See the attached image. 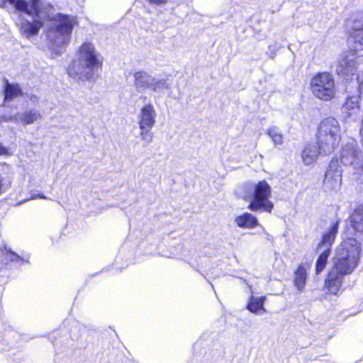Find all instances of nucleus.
Instances as JSON below:
<instances>
[{"mask_svg": "<svg viewBox=\"0 0 363 363\" xmlns=\"http://www.w3.org/2000/svg\"><path fill=\"white\" fill-rule=\"evenodd\" d=\"M335 72L345 79V91L348 94L341 108L342 112L345 118L356 120L362 116H358L360 113L359 100L362 82H360L359 76L357 75L354 57L345 53L341 55L337 60Z\"/></svg>", "mask_w": 363, "mask_h": 363, "instance_id": "1", "label": "nucleus"}, {"mask_svg": "<svg viewBox=\"0 0 363 363\" xmlns=\"http://www.w3.org/2000/svg\"><path fill=\"white\" fill-rule=\"evenodd\" d=\"M242 198L248 202L247 208L252 212L272 213L274 203L269 200L272 188L266 180L257 183L246 182L242 186Z\"/></svg>", "mask_w": 363, "mask_h": 363, "instance_id": "2", "label": "nucleus"}, {"mask_svg": "<svg viewBox=\"0 0 363 363\" xmlns=\"http://www.w3.org/2000/svg\"><path fill=\"white\" fill-rule=\"evenodd\" d=\"M361 250V243L356 238H347L336 250L333 269L350 274L358 264Z\"/></svg>", "mask_w": 363, "mask_h": 363, "instance_id": "3", "label": "nucleus"}, {"mask_svg": "<svg viewBox=\"0 0 363 363\" xmlns=\"http://www.w3.org/2000/svg\"><path fill=\"white\" fill-rule=\"evenodd\" d=\"M316 139L320 155H330L341 140L339 122L333 117L323 119L318 127Z\"/></svg>", "mask_w": 363, "mask_h": 363, "instance_id": "4", "label": "nucleus"}, {"mask_svg": "<svg viewBox=\"0 0 363 363\" xmlns=\"http://www.w3.org/2000/svg\"><path fill=\"white\" fill-rule=\"evenodd\" d=\"M310 85L312 93L319 99L328 101L335 96V80L333 75L329 72L317 73L311 79Z\"/></svg>", "mask_w": 363, "mask_h": 363, "instance_id": "5", "label": "nucleus"}, {"mask_svg": "<svg viewBox=\"0 0 363 363\" xmlns=\"http://www.w3.org/2000/svg\"><path fill=\"white\" fill-rule=\"evenodd\" d=\"M78 53L79 61L83 62L84 67L91 72L85 74V78L90 79L94 72L102 69L104 59L96 52L94 46L89 42L84 43L79 47Z\"/></svg>", "mask_w": 363, "mask_h": 363, "instance_id": "6", "label": "nucleus"}, {"mask_svg": "<svg viewBox=\"0 0 363 363\" xmlns=\"http://www.w3.org/2000/svg\"><path fill=\"white\" fill-rule=\"evenodd\" d=\"M135 87L138 92L150 89L155 93L161 94L170 89L167 79L156 77L146 72L139 71L134 74Z\"/></svg>", "mask_w": 363, "mask_h": 363, "instance_id": "7", "label": "nucleus"}, {"mask_svg": "<svg viewBox=\"0 0 363 363\" xmlns=\"http://www.w3.org/2000/svg\"><path fill=\"white\" fill-rule=\"evenodd\" d=\"M157 113L152 104H147L143 106L139 115V128L140 138L145 142L146 147L152 139V133L150 131L155 123Z\"/></svg>", "mask_w": 363, "mask_h": 363, "instance_id": "8", "label": "nucleus"}, {"mask_svg": "<svg viewBox=\"0 0 363 363\" xmlns=\"http://www.w3.org/2000/svg\"><path fill=\"white\" fill-rule=\"evenodd\" d=\"M340 161L345 166H352L357 174L363 171L362 152L357 148L355 140L347 143L342 147Z\"/></svg>", "mask_w": 363, "mask_h": 363, "instance_id": "9", "label": "nucleus"}, {"mask_svg": "<svg viewBox=\"0 0 363 363\" xmlns=\"http://www.w3.org/2000/svg\"><path fill=\"white\" fill-rule=\"evenodd\" d=\"M48 21L55 23L53 30L60 36L69 39L73 28L78 25L76 16L58 13L52 17L48 18Z\"/></svg>", "mask_w": 363, "mask_h": 363, "instance_id": "10", "label": "nucleus"}, {"mask_svg": "<svg viewBox=\"0 0 363 363\" xmlns=\"http://www.w3.org/2000/svg\"><path fill=\"white\" fill-rule=\"evenodd\" d=\"M7 3L30 16L38 17L40 13L41 0H30V6L26 0H0V8H5Z\"/></svg>", "mask_w": 363, "mask_h": 363, "instance_id": "11", "label": "nucleus"}, {"mask_svg": "<svg viewBox=\"0 0 363 363\" xmlns=\"http://www.w3.org/2000/svg\"><path fill=\"white\" fill-rule=\"evenodd\" d=\"M342 169L337 158H333L325 174L324 186L328 189H336L342 182Z\"/></svg>", "mask_w": 363, "mask_h": 363, "instance_id": "12", "label": "nucleus"}, {"mask_svg": "<svg viewBox=\"0 0 363 363\" xmlns=\"http://www.w3.org/2000/svg\"><path fill=\"white\" fill-rule=\"evenodd\" d=\"M340 220V218H337L332 222L328 229L322 234L321 239L317 246V251H325L331 253L332 246L338 233Z\"/></svg>", "mask_w": 363, "mask_h": 363, "instance_id": "13", "label": "nucleus"}, {"mask_svg": "<svg viewBox=\"0 0 363 363\" xmlns=\"http://www.w3.org/2000/svg\"><path fill=\"white\" fill-rule=\"evenodd\" d=\"M341 272L332 269L325 281V287L332 294H337L339 291L345 276Z\"/></svg>", "mask_w": 363, "mask_h": 363, "instance_id": "14", "label": "nucleus"}, {"mask_svg": "<svg viewBox=\"0 0 363 363\" xmlns=\"http://www.w3.org/2000/svg\"><path fill=\"white\" fill-rule=\"evenodd\" d=\"M43 25V22L40 19H35L33 21H30L23 18L21 21L19 30L22 35L29 38L37 35Z\"/></svg>", "mask_w": 363, "mask_h": 363, "instance_id": "15", "label": "nucleus"}, {"mask_svg": "<svg viewBox=\"0 0 363 363\" xmlns=\"http://www.w3.org/2000/svg\"><path fill=\"white\" fill-rule=\"evenodd\" d=\"M4 102H11L15 99L22 97L23 91L18 83H10L7 79H4L3 88Z\"/></svg>", "mask_w": 363, "mask_h": 363, "instance_id": "16", "label": "nucleus"}, {"mask_svg": "<svg viewBox=\"0 0 363 363\" xmlns=\"http://www.w3.org/2000/svg\"><path fill=\"white\" fill-rule=\"evenodd\" d=\"M266 300L267 298L265 296H255L252 295L249 298L246 308L252 313L262 315L267 312L264 307Z\"/></svg>", "mask_w": 363, "mask_h": 363, "instance_id": "17", "label": "nucleus"}, {"mask_svg": "<svg viewBox=\"0 0 363 363\" xmlns=\"http://www.w3.org/2000/svg\"><path fill=\"white\" fill-rule=\"evenodd\" d=\"M350 225L356 233H363V204L358 206L349 217Z\"/></svg>", "mask_w": 363, "mask_h": 363, "instance_id": "18", "label": "nucleus"}, {"mask_svg": "<svg viewBox=\"0 0 363 363\" xmlns=\"http://www.w3.org/2000/svg\"><path fill=\"white\" fill-rule=\"evenodd\" d=\"M235 222L239 228H254L259 225L257 218L250 213L245 212L238 216Z\"/></svg>", "mask_w": 363, "mask_h": 363, "instance_id": "19", "label": "nucleus"}, {"mask_svg": "<svg viewBox=\"0 0 363 363\" xmlns=\"http://www.w3.org/2000/svg\"><path fill=\"white\" fill-rule=\"evenodd\" d=\"M349 40L354 43L355 50H363V23L354 22Z\"/></svg>", "mask_w": 363, "mask_h": 363, "instance_id": "20", "label": "nucleus"}, {"mask_svg": "<svg viewBox=\"0 0 363 363\" xmlns=\"http://www.w3.org/2000/svg\"><path fill=\"white\" fill-rule=\"evenodd\" d=\"M320 154L319 148L318 150L314 145L306 146L302 151V159L306 165H310L317 158L318 155Z\"/></svg>", "mask_w": 363, "mask_h": 363, "instance_id": "21", "label": "nucleus"}, {"mask_svg": "<svg viewBox=\"0 0 363 363\" xmlns=\"http://www.w3.org/2000/svg\"><path fill=\"white\" fill-rule=\"evenodd\" d=\"M307 274L306 269L300 265L294 273V285L296 288L301 291L306 285Z\"/></svg>", "mask_w": 363, "mask_h": 363, "instance_id": "22", "label": "nucleus"}, {"mask_svg": "<svg viewBox=\"0 0 363 363\" xmlns=\"http://www.w3.org/2000/svg\"><path fill=\"white\" fill-rule=\"evenodd\" d=\"M41 118V114L39 111L35 110H28L21 114L19 121L23 125H30Z\"/></svg>", "mask_w": 363, "mask_h": 363, "instance_id": "23", "label": "nucleus"}, {"mask_svg": "<svg viewBox=\"0 0 363 363\" xmlns=\"http://www.w3.org/2000/svg\"><path fill=\"white\" fill-rule=\"evenodd\" d=\"M320 255L318 256L315 262V273L319 274L326 267L328 259L330 255V252L325 251H318Z\"/></svg>", "mask_w": 363, "mask_h": 363, "instance_id": "24", "label": "nucleus"}, {"mask_svg": "<svg viewBox=\"0 0 363 363\" xmlns=\"http://www.w3.org/2000/svg\"><path fill=\"white\" fill-rule=\"evenodd\" d=\"M267 134L272 138L275 146L283 144V135L277 127L269 128Z\"/></svg>", "mask_w": 363, "mask_h": 363, "instance_id": "25", "label": "nucleus"}, {"mask_svg": "<svg viewBox=\"0 0 363 363\" xmlns=\"http://www.w3.org/2000/svg\"><path fill=\"white\" fill-rule=\"evenodd\" d=\"M67 72L68 75L71 77H76L79 72L77 69V63L75 60H72L68 65L67 68Z\"/></svg>", "mask_w": 363, "mask_h": 363, "instance_id": "26", "label": "nucleus"}, {"mask_svg": "<svg viewBox=\"0 0 363 363\" xmlns=\"http://www.w3.org/2000/svg\"><path fill=\"white\" fill-rule=\"evenodd\" d=\"M6 259L8 262H18L20 259V257L18 255H17L14 252H13L11 250H8L6 252Z\"/></svg>", "mask_w": 363, "mask_h": 363, "instance_id": "27", "label": "nucleus"}, {"mask_svg": "<svg viewBox=\"0 0 363 363\" xmlns=\"http://www.w3.org/2000/svg\"><path fill=\"white\" fill-rule=\"evenodd\" d=\"M267 54L271 59H274L276 57V46L274 45H269V50Z\"/></svg>", "mask_w": 363, "mask_h": 363, "instance_id": "28", "label": "nucleus"}, {"mask_svg": "<svg viewBox=\"0 0 363 363\" xmlns=\"http://www.w3.org/2000/svg\"><path fill=\"white\" fill-rule=\"evenodd\" d=\"M150 4H163L168 1V0H148Z\"/></svg>", "mask_w": 363, "mask_h": 363, "instance_id": "29", "label": "nucleus"}, {"mask_svg": "<svg viewBox=\"0 0 363 363\" xmlns=\"http://www.w3.org/2000/svg\"><path fill=\"white\" fill-rule=\"evenodd\" d=\"M8 153V150L2 145L0 144V155H6Z\"/></svg>", "mask_w": 363, "mask_h": 363, "instance_id": "30", "label": "nucleus"}, {"mask_svg": "<svg viewBox=\"0 0 363 363\" xmlns=\"http://www.w3.org/2000/svg\"><path fill=\"white\" fill-rule=\"evenodd\" d=\"M0 166L1 167V170H3V171L4 170V169H9L8 165L6 163H4H4H0Z\"/></svg>", "mask_w": 363, "mask_h": 363, "instance_id": "31", "label": "nucleus"}]
</instances>
